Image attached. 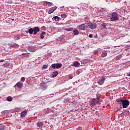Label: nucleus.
Masks as SVG:
<instances>
[{
    "label": "nucleus",
    "mask_w": 130,
    "mask_h": 130,
    "mask_svg": "<svg viewBox=\"0 0 130 130\" xmlns=\"http://www.w3.org/2000/svg\"><path fill=\"white\" fill-rule=\"evenodd\" d=\"M90 104L92 105V106H95L96 104H100V103L99 102V101H97L93 99L90 102Z\"/></svg>",
    "instance_id": "nucleus-5"
},
{
    "label": "nucleus",
    "mask_w": 130,
    "mask_h": 130,
    "mask_svg": "<svg viewBox=\"0 0 130 130\" xmlns=\"http://www.w3.org/2000/svg\"><path fill=\"white\" fill-rule=\"evenodd\" d=\"M12 21H14V19H12Z\"/></svg>",
    "instance_id": "nucleus-44"
},
{
    "label": "nucleus",
    "mask_w": 130,
    "mask_h": 130,
    "mask_svg": "<svg viewBox=\"0 0 130 130\" xmlns=\"http://www.w3.org/2000/svg\"><path fill=\"white\" fill-rule=\"evenodd\" d=\"M48 68V65L44 64L43 66V67L42 68V70H45Z\"/></svg>",
    "instance_id": "nucleus-21"
},
{
    "label": "nucleus",
    "mask_w": 130,
    "mask_h": 130,
    "mask_svg": "<svg viewBox=\"0 0 130 130\" xmlns=\"http://www.w3.org/2000/svg\"><path fill=\"white\" fill-rule=\"evenodd\" d=\"M127 76H128V77H130V72L127 74Z\"/></svg>",
    "instance_id": "nucleus-37"
},
{
    "label": "nucleus",
    "mask_w": 130,
    "mask_h": 130,
    "mask_svg": "<svg viewBox=\"0 0 130 130\" xmlns=\"http://www.w3.org/2000/svg\"><path fill=\"white\" fill-rule=\"evenodd\" d=\"M40 31V28L39 27H34V35H36L38 32Z\"/></svg>",
    "instance_id": "nucleus-8"
},
{
    "label": "nucleus",
    "mask_w": 130,
    "mask_h": 130,
    "mask_svg": "<svg viewBox=\"0 0 130 130\" xmlns=\"http://www.w3.org/2000/svg\"><path fill=\"white\" fill-rule=\"evenodd\" d=\"M93 54H98V50H95L93 51Z\"/></svg>",
    "instance_id": "nucleus-27"
},
{
    "label": "nucleus",
    "mask_w": 130,
    "mask_h": 130,
    "mask_svg": "<svg viewBox=\"0 0 130 130\" xmlns=\"http://www.w3.org/2000/svg\"><path fill=\"white\" fill-rule=\"evenodd\" d=\"M46 34V32H45V31H43L41 35H40V38H41V39H43V38H44V36L43 35H45V34Z\"/></svg>",
    "instance_id": "nucleus-18"
},
{
    "label": "nucleus",
    "mask_w": 130,
    "mask_h": 130,
    "mask_svg": "<svg viewBox=\"0 0 130 130\" xmlns=\"http://www.w3.org/2000/svg\"><path fill=\"white\" fill-rule=\"evenodd\" d=\"M69 79H73V76H69Z\"/></svg>",
    "instance_id": "nucleus-36"
},
{
    "label": "nucleus",
    "mask_w": 130,
    "mask_h": 130,
    "mask_svg": "<svg viewBox=\"0 0 130 130\" xmlns=\"http://www.w3.org/2000/svg\"><path fill=\"white\" fill-rule=\"evenodd\" d=\"M22 55H24V54H24V53H22Z\"/></svg>",
    "instance_id": "nucleus-43"
},
{
    "label": "nucleus",
    "mask_w": 130,
    "mask_h": 130,
    "mask_svg": "<svg viewBox=\"0 0 130 130\" xmlns=\"http://www.w3.org/2000/svg\"><path fill=\"white\" fill-rule=\"evenodd\" d=\"M62 66V64L61 63H57L52 64L51 67H52L53 69H60Z\"/></svg>",
    "instance_id": "nucleus-3"
},
{
    "label": "nucleus",
    "mask_w": 130,
    "mask_h": 130,
    "mask_svg": "<svg viewBox=\"0 0 130 130\" xmlns=\"http://www.w3.org/2000/svg\"><path fill=\"white\" fill-rule=\"evenodd\" d=\"M4 61H5L4 59L0 60V62H4Z\"/></svg>",
    "instance_id": "nucleus-35"
},
{
    "label": "nucleus",
    "mask_w": 130,
    "mask_h": 130,
    "mask_svg": "<svg viewBox=\"0 0 130 130\" xmlns=\"http://www.w3.org/2000/svg\"><path fill=\"white\" fill-rule=\"evenodd\" d=\"M103 29H105V25L103 26Z\"/></svg>",
    "instance_id": "nucleus-38"
},
{
    "label": "nucleus",
    "mask_w": 130,
    "mask_h": 130,
    "mask_svg": "<svg viewBox=\"0 0 130 130\" xmlns=\"http://www.w3.org/2000/svg\"><path fill=\"white\" fill-rule=\"evenodd\" d=\"M37 48L36 47L29 46L28 47V51L31 52H35L36 51Z\"/></svg>",
    "instance_id": "nucleus-7"
},
{
    "label": "nucleus",
    "mask_w": 130,
    "mask_h": 130,
    "mask_svg": "<svg viewBox=\"0 0 130 130\" xmlns=\"http://www.w3.org/2000/svg\"><path fill=\"white\" fill-rule=\"evenodd\" d=\"M116 59H118V57H116Z\"/></svg>",
    "instance_id": "nucleus-40"
},
{
    "label": "nucleus",
    "mask_w": 130,
    "mask_h": 130,
    "mask_svg": "<svg viewBox=\"0 0 130 130\" xmlns=\"http://www.w3.org/2000/svg\"><path fill=\"white\" fill-rule=\"evenodd\" d=\"M81 26H82V25H79V27H81Z\"/></svg>",
    "instance_id": "nucleus-42"
},
{
    "label": "nucleus",
    "mask_w": 130,
    "mask_h": 130,
    "mask_svg": "<svg viewBox=\"0 0 130 130\" xmlns=\"http://www.w3.org/2000/svg\"><path fill=\"white\" fill-rule=\"evenodd\" d=\"M14 87V88H16V87H17V88L21 89V88H22V84L21 82H18Z\"/></svg>",
    "instance_id": "nucleus-11"
},
{
    "label": "nucleus",
    "mask_w": 130,
    "mask_h": 130,
    "mask_svg": "<svg viewBox=\"0 0 130 130\" xmlns=\"http://www.w3.org/2000/svg\"><path fill=\"white\" fill-rule=\"evenodd\" d=\"M105 81V77H103L102 79L98 82L99 85H103L104 81Z\"/></svg>",
    "instance_id": "nucleus-10"
},
{
    "label": "nucleus",
    "mask_w": 130,
    "mask_h": 130,
    "mask_svg": "<svg viewBox=\"0 0 130 130\" xmlns=\"http://www.w3.org/2000/svg\"><path fill=\"white\" fill-rule=\"evenodd\" d=\"M89 37L90 38H92V37H93V35L90 34V35H89Z\"/></svg>",
    "instance_id": "nucleus-33"
},
{
    "label": "nucleus",
    "mask_w": 130,
    "mask_h": 130,
    "mask_svg": "<svg viewBox=\"0 0 130 130\" xmlns=\"http://www.w3.org/2000/svg\"><path fill=\"white\" fill-rule=\"evenodd\" d=\"M88 28V24L87 23H84L82 25V30H86Z\"/></svg>",
    "instance_id": "nucleus-13"
},
{
    "label": "nucleus",
    "mask_w": 130,
    "mask_h": 130,
    "mask_svg": "<svg viewBox=\"0 0 130 130\" xmlns=\"http://www.w3.org/2000/svg\"><path fill=\"white\" fill-rule=\"evenodd\" d=\"M7 100L9 102H11V101H13V98H12V96H8L7 98Z\"/></svg>",
    "instance_id": "nucleus-20"
},
{
    "label": "nucleus",
    "mask_w": 130,
    "mask_h": 130,
    "mask_svg": "<svg viewBox=\"0 0 130 130\" xmlns=\"http://www.w3.org/2000/svg\"><path fill=\"white\" fill-rule=\"evenodd\" d=\"M28 32L29 34H33V32H34V28H30L28 29Z\"/></svg>",
    "instance_id": "nucleus-17"
},
{
    "label": "nucleus",
    "mask_w": 130,
    "mask_h": 130,
    "mask_svg": "<svg viewBox=\"0 0 130 130\" xmlns=\"http://www.w3.org/2000/svg\"><path fill=\"white\" fill-rule=\"evenodd\" d=\"M107 56V52H104L102 53V54L101 55V57H105V56Z\"/></svg>",
    "instance_id": "nucleus-19"
},
{
    "label": "nucleus",
    "mask_w": 130,
    "mask_h": 130,
    "mask_svg": "<svg viewBox=\"0 0 130 130\" xmlns=\"http://www.w3.org/2000/svg\"><path fill=\"white\" fill-rule=\"evenodd\" d=\"M77 130H82V127H79L77 129Z\"/></svg>",
    "instance_id": "nucleus-34"
},
{
    "label": "nucleus",
    "mask_w": 130,
    "mask_h": 130,
    "mask_svg": "<svg viewBox=\"0 0 130 130\" xmlns=\"http://www.w3.org/2000/svg\"><path fill=\"white\" fill-rule=\"evenodd\" d=\"M38 126H42L43 125V122H38L37 124Z\"/></svg>",
    "instance_id": "nucleus-22"
},
{
    "label": "nucleus",
    "mask_w": 130,
    "mask_h": 130,
    "mask_svg": "<svg viewBox=\"0 0 130 130\" xmlns=\"http://www.w3.org/2000/svg\"><path fill=\"white\" fill-rule=\"evenodd\" d=\"M26 114H27V111H23L21 113L20 116L21 117H25Z\"/></svg>",
    "instance_id": "nucleus-12"
},
{
    "label": "nucleus",
    "mask_w": 130,
    "mask_h": 130,
    "mask_svg": "<svg viewBox=\"0 0 130 130\" xmlns=\"http://www.w3.org/2000/svg\"><path fill=\"white\" fill-rule=\"evenodd\" d=\"M57 75H58V72L54 71V72H53V73L52 74V78H55V77H56V76H57Z\"/></svg>",
    "instance_id": "nucleus-15"
},
{
    "label": "nucleus",
    "mask_w": 130,
    "mask_h": 130,
    "mask_svg": "<svg viewBox=\"0 0 130 130\" xmlns=\"http://www.w3.org/2000/svg\"><path fill=\"white\" fill-rule=\"evenodd\" d=\"M46 5H48V6H51V5H52V3L50 2H47Z\"/></svg>",
    "instance_id": "nucleus-28"
},
{
    "label": "nucleus",
    "mask_w": 130,
    "mask_h": 130,
    "mask_svg": "<svg viewBox=\"0 0 130 130\" xmlns=\"http://www.w3.org/2000/svg\"><path fill=\"white\" fill-rule=\"evenodd\" d=\"M59 19H60V18H59V17H58V16H54V17H53L52 18L53 21H54V20H55V21H59Z\"/></svg>",
    "instance_id": "nucleus-16"
},
{
    "label": "nucleus",
    "mask_w": 130,
    "mask_h": 130,
    "mask_svg": "<svg viewBox=\"0 0 130 130\" xmlns=\"http://www.w3.org/2000/svg\"><path fill=\"white\" fill-rule=\"evenodd\" d=\"M56 9H57V7H56V6L51 7V8H50L49 9L48 14H52V13H53L54 12V11H55V10H56Z\"/></svg>",
    "instance_id": "nucleus-6"
},
{
    "label": "nucleus",
    "mask_w": 130,
    "mask_h": 130,
    "mask_svg": "<svg viewBox=\"0 0 130 130\" xmlns=\"http://www.w3.org/2000/svg\"><path fill=\"white\" fill-rule=\"evenodd\" d=\"M118 20H119V16H118V14L116 12H113L111 14V16L110 18V20L112 22H115L116 21H118Z\"/></svg>",
    "instance_id": "nucleus-2"
},
{
    "label": "nucleus",
    "mask_w": 130,
    "mask_h": 130,
    "mask_svg": "<svg viewBox=\"0 0 130 130\" xmlns=\"http://www.w3.org/2000/svg\"><path fill=\"white\" fill-rule=\"evenodd\" d=\"M66 31H73V28H66L65 29Z\"/></svg>",
    "instance_id": "nucleus-24"
},
{
    "label": "nucleus",
    "mask_w": 130,
    "mask_h": 130,
    "mask_svg": "<svg viewBox=\"0 0 130 130\" xmlns=\"http://www.w3.org/2000/svg\"><path fill=\"white\" fill-rule=\"evenodd\" d=\"M61 18H67V15L66 14H61Z\"/></svg>",
    "instance_id": "nucleus-25"
},
{
    "label": "nucleus",
    "mask_w": 130,
    "mask_h": 130,
    "mask_svg": "<svg viewBox=\"0 0 130 130\" xmlns=\"http://www.w3.org/2000/svg\"><path fill=\"white\" fill-rule=\"evenodd\" d=\"M4 66L5 68H6V67L9 66V64L8 63H6L4 64Z\"/></svg>",
    "instance_id": "nucleus-31"
},
{
    "label": "nucleus",
    "mask_w": 130,
    "mask_h": 130,
    "mask_svg": "<svg viewBox=\"0 0 130 130\" xmlns=\"http://www.w3.org/2000/svg\"><path fill=\"white\" fill-rule=\"evenodd\" d=\"M87 24L90 29H96L97 24L96 23H87Z\"/></svg>",
    "instance_id": "nucleus-4"
},
{
    "label": "nucleus",
    "mask_w": 130,
    "mask_h": 130,
    "mask_svg": "<svg viewBox=\"0 0 130 130\" xmlns=\"http://www.w3.org/2000/svg\"><path fill=\"white\" fill-rule=\"evenodd\" d=\"M97 100L99 101V98H97Z\"/></svg>",
    "instance_id": "nucleus-41"
},
{
    "label": "nucleus",
    "mask_w": 130,
    "mask_h": 130,
    "mask_svg": "<svg viewBox=\"0 0 130 130\" xmlns=\"http://www.w3.org/2000/svg\"><path fill=\"white\" fill-rule=\"evenodd\" d=\"M25 78L24 77H22L21 78V81H22V82H25Z\"/></svg>",
    "instance_id": "nucleus-29"
},
{
    "label": "nucleus",
    "mask_w": 130,
    "mask_h": 130,
    "mask_svg": "<svg viewBox=\"0 0 130 130\" xmlns=\"http://www.w3.org/2000/svg\"><path fill=\"white\" fill-rule=\"evenodd\" d=\"M84 21L85 22H89V17H86L84 18Z\"/></svg>",
    "instance_id": "nucleus-26"
},
{
    "label": "nucleus",
    "mask_w": 130,
    "mask_h": 130,
    "mask_svg": "<svg viewBox=\"0 0 130 130\" xmlns=\"http://www.w3.org/2000/svg\"><path fill=\"white\" fill-rule=\"evenodd\" d=\"M45 85L44 83H43V82L41 83V87H43V85Z\"/></svg>",
    "instance_id": "nucleus-32"
},
{
    "label": "nucleus",
    "mask_w": 130,
    "mask_h": 130,
    "mask_svg": "<svg viewBox=\"0 0 130 130\" xmlns=\"http://www.w3.org/2000/svg\"><path fill=\"white\" fill-rule=\"evenodd\" d=\"M12 47H13V48H17L19 47V45L18 44L12 45Z\"/></svg>",
    "instance_id": "nucleus-23"
},
{
    "label": "nucleus",
    "mask_w": 130,
    "mask_h": 130,
    "mask_svg": "<svg viewBox=\"0 0 130 130\" xmlns=\"http://www.w3.org/2000/svg\"><path fill=\"white\" fill-rule=\"evenodd\" d=\"M73 35L76 36V35H79V34L80 32H79V30L78 29H74L73 30Z\"/></svg>",
    "instance_id": "nucleus-14"
},
{
    "label": "nucleus",
    "mask_w": 130,
    "mask_h": 130,
    "mask_svg": "<svg viewBox=\"0 0 130 130\" xmlns=\"http://www.w3.org/2000/svg\"><path fill=\"white\" fill-rule=\"evenodd\" d=\"M117 102L123 106V108H127L129 105V101L126 99L122 100L121 98L118 99Z\"/></svg>",
    "instance_id": "nucleus-1"
},
{
    "label": "nucleus",
    "mask_w": 130,
    "mask_h": 130,
    "mask_svg": "<svg viewBox=\"0 0 130 130\" xmlns=\"http://www.w3.org/2000/svg\"><path fill=\"white\" fill-rule=\"evenodd\" d=\"M25 32H26V33H27V34H28V33H29V32L28 31H25Z\"/></svg>",
    "instance_id": "nucleus-39"
},
{
    "label": "nucleus",
    "mask_w": 130,
    "mask_h": 130,
    "mask_svg": "<svg viewBox=\"0 0 130 130\" xmlns=\"http://www.w3.org/2000/svg\"><path fill=\"white\" fill-rule=\"evenodd\" d=\"M72 67H75V68H78L80 66V63L77 61H74L73 64L71 65Z\"/></svg>",
    "instance_id": "nucleus-9"
},
{
    "label": "nucleus",
    "mask_w": 130,
    "mask_h": 130,
    "mask_svg": "<svg viewBox=\"0 0 130 130\" xmlns=\"http://www.w3.org/2000/svg\"><path fill=\"white\" fill-rule=\"evenodd\" d=\"M5 128V126H3L0 128V130H4Z\"/></svg>",
    "instance_id": "nucleus-30"
}]
</instances>
